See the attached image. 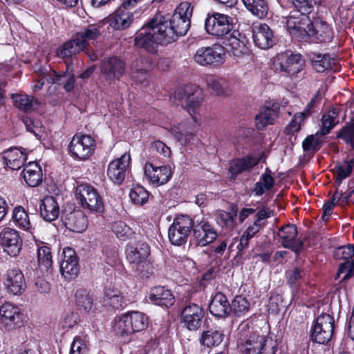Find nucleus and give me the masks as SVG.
Masks as SVG:
<instances>
[{"instance_id":"21","label":"nucleus","mask_w":354,"mask_h":354,"mask_svg":"<svg viewBox=\"0 0 354 354\" xmlns=\"http://www.w3.org/2000/svg\"><path fill=\"white\" fill-rule=\"evenodd\" d=\"M334 254L337 259L346 260L341 263L338 273L339 274H344L342 280L349 279L352 276L354 270V262L353 260H350L354 256V245L349 244L339 247L336 249Z\"/></svg>"},{"instance_id":"45","label":"nucleus","mask_w":354,"mask_h":354,"mask_svg":"<svg viewBox=\"0 0 354 354\" xmlns=\"http://www.w3.org/2000/svg\"><path fill=\"white\" fill-rule=\"evenodd\" d=\"M338 110L333 109L324 114L322 118V129L320 134L324 136L328 134L330 130L339 122Z\"/></svg>"},{"instance_id":"7","label":"nucleus","mask_w":354,"mask_h":354,"mask_svg":"<svg viewBox=\"0 0 354 354\" xmlns=\"http://www.w3.org/2000/svg\"><path fill=\"white\" fill-rule=\"evenodd\" d=\"M286 28L289 33L299 41H306L309 39V34H313L309 30L311 20L308 15L290 14L286 17Z\"/></svg>"},{"instance_id":"24","label":"nucleus","mask_w":354,"mask_h":354,"mask_svg":"<svg viewBox=\"0 0 354 354\" xmlns=\"http://www.w3.org/2000/svg\"><path fill=\"white\" fill-rule=\"evenodd\" d=\"M225 49L234 57H240L248 53L245 37L238 31L232 30L225 36L223 41Z\"/></svg>"},{"instance_id":"22","label":"nucleus","mask_w":354,"mask_h":354,"mask_svg":"<svg viewBox=\"0 0 354 354\" xmlns=\"http://www.w3.org/2000/svg\"><path fill=\"white\" fill-rule=\"evenodd\" d=\"M252 38L254 44L261 49H268L275 42L272 30L266 24L252 26Z\"/></svg>"},{"instance_id":"23","label":"nucleus","mask_w":354,"mask_h":354,"mask_svg":"<svg viewBox=\"0 0 354 354\" xmlns=\"http://www.w3.org/2000/svg\"><path fill=\"white\" fill-rule=\"evenodd\" d=\"M60 263V272L66 279L75 277L79 272V264L75 252L71 248H64Z\"/></svg>"},{"instance_id":"31","label":"nucleus","mask_w":354,"mask_h":354,"mask_svg":"<svg viewBox=\"0 0 354 354\" xmlns=\"http://www.w3.org/2000/svg\"><path fill=\"white\" fill-rule=\"evenodd\" d=\"M131 8H124L122 5V7L119 8L114 13L108 17L110 26L115 30H123L128 28L133 21V15L127 10Z\"/></svg>"},{"instance_id":"64","label":"nucleus","mask_w":354,"mask_h":354,"mask_svg":"<svg viewBox=\"0 0 354 354\" xmlns=\"http://www.w3.org/2000/svg\"><path fill=\"white\" fill-rule=\"evenodd\" d=\"M353 168L352 162H344V165H340L337 167V179L342 181L348 177L351 173Z\"/></svg>"},{"instance_id":"60","label":"nucleus","mask_w":354,"mask_h":354,"mask_svg":"<svg viewBox=\"0 0 354 354\" xmlns=\"http://www.w3.org/2000/svg\"><path fill=\"white\" fill-rule=\"evenodd\" d=\"M321 141L313 135L308 136L302 142V147L306 152H315L320 149Z\"/></svg>"},{"instance_id":"8","label":"nucleus","mask_w":354,"mask_h":354,"mask_svg":"<svg viewBox=\"0 0 354 354\" xmlns=\"http://www.w3.org/2000/svg\"><path fill=\"white\" fill-rule=\"evenodd\" d=\"M225 48L218 44L212 46L199 48L194 56V60L201 66H218L224 62Z\"/></svg>"},{"instance_id":"18","label":"nucleus","mask_w":354,"mask_h":354,"mask_svg":"<svg viewBox=\"0 0 354 354\" xmlns=\"http://www.w3.org/2000/svg\"><path fill=\"white\" fill-rule=\"evenodd\" d=\"M297 227L293 224H288L279 229L277 235L283 247L299 253L303 249L304 243L297 239Z\"/></svg>"},{"instance_id":"14","label":"nucleus","mask_w":354,"mask_h":354,"mask_svg":"<svg viewBox=\"0 0 354 354\" xmlns=\"http://www.w3.org/2000/svg\"><path fill=\"white\" fill-rule=\"evenodd\" d=\"M100 73L106 81L119 80L124 74L126 65L117 57H109L102 60L100 65Z\"/></svg>"},{"instance_id":"33","label":"nucleus","mask_w":354,"mask_h":354,"mask_svg":"<svg viewBox=\"0 0 354 354\" xmlns=\"http://www.w3.org/2000/svg\"><path fill=\"white\" fill-rule=\"evenodd\" d=\"M149 299L156 305L169 308L172 306L175 299L171 291L164 286H156L151 289Z\"/></svg>"},{"instance_id":"51","label":"nucleus","mask_w":354,"mask_h":354,"mask_svg":"<svg viewBox=\"0 0 354 354\" xmlns=\"http://www.w3.org/2000/svg\"><path fill=\"white\" fill-rule=\"evenodd\" d=\"M149 65L143 59H136L132 64L133 73L132 77L140 83H143L147 80V71Z\"/></svg>"},{"instance_id":"39","label":"nucleus","mask_w":354,"mask_h":354,"mask_svg":"<svg viewBox=\"0 0 354 354\" xmlns=\"http://www.w3.org/2000/svg\"><path fill=\"white\" fill-rule=\"evenodd\" d=\"M194 129L190 122L180 123L171 128V132L181 145H186L194 136Z\"/></svg>"},{"instance_id":"9","label":"nucleus","mask_w":354,"mask_h":354,"mask_svg":"<svg viewBox=\"0 0 354 354\" xmlns=\"http://www.w3.org/2000/svg\"><path fill=\"white\" fill-rule=\"evenodd\" d=\"M193 226V220L188 216L181 215L176 217L169 228L168 237L174 245L184 244Z\"/></svg>"},{"instance_id":"32","label":"nucleus","mask_w":354,"mask_h":354,"mask_svg":"<svg viewBox=\"0 0 354 354\" xmlns=\"http://www.w3.org/2000/svg\"><path fill=\"white\" fill-rule=\"evenodd\" d=\"M209 309L212 315L218 318H225L230 313V303L226 296L221 292L215 294L212 299Z\"/></svg>"},{"instance_id":"57","label":"nucleus","mask_w":354,"mask_h":354,"mask_svg":"<svg viewBox=\"0 0 354 354\" xmlns=\"http://www.w3.org/2000/svg\"><path fill=\"white\" fill-rule=\"evenodd\" d=\"M129 197L134 204L142 205L148 201L149 194L143 187L137 185L131 189Z\"/></svg>"},{"instance_id":"44","label":"nucleus","mask_w":354,"mask_h":354,"mask_svg":"<svg viewBox=\"0 0 354 354\" xmlns=\"http://www.w3.org/2000/svg\"><path fill=\"white\" fill-rule=\"evenodd\" d=\"M104 301L106 305L114 309H119L125 305L124 297L118 289L107 288L105 290Z\"/></svg>"},{"instance_id":"30","label":"nucleus","mask_w":354,"mask_h":354,"mask_svg":"<svg viewBox=\"0 0 354 354\" xmlns=\"http://www.w3.org/2000/svg\"><path fill=\"white\" fill-rule=\"evenodd\" d=\"M59 204L53 196H46L40 202V216L46 221H55L59 215Z\"/></svg>"},{"instance_id":"56","label":"nucleus","mask_w":354,"mask_h":354,"mask_svg":"<svg viewBox=\"0 0 354 354\" xmlns=\"http://www.w3.org/2000/svg\"><path fill=\"white\" fill-rule=\"evenodd\" d=\"M337 138L342 139L351 148H354V120L346 124L338 131Z\"/></svg>"},{"instance_id":"41","label":"nucleus","mask_w":354,"mask_h":354,"mask_svg":"<svg viewBox=\"0 0 354 354\" xmlns=\"http://www.w3.org/2000/svg\"><path fill=\"white\" fill-rule=\"evenodd\" d=\"M48 81L52 83L63 85L65 91L70 92L74 88L75 78L74 74L68 72V70L61 73L53 71V76L50 77Z\"/></svg>"},{"instance_id":"47","label":"nucleus","mask_w":354,"mask_h":354,"mask_svg":"<svg viewBox=\"0 0 354 354\" xmlns=\"http://www.w3.org/2000/svg\"><path fill=\"white\" fill-rule=\"evenodd\" d=\"M311 60L314 68L319 73H323L331 68L332 65L335 63V59L328 54L314 55Z\"/></svg>"},{"instance_id":"19","label":"nucleus","mask_w":354,"mask_h":354,"mask_svg":"<svg viewBox=\"0 0 354 354\" xmlns=\"http://www.w3.org/2000/svg\"><path fill=\"white\" fill-rule=\"evenodd\" d=\"M22 322V314L20 309L10 303L0 306V324L7 330H11L19 326Z\"/></svg>"},{"instance_id":"16","label":"nucleus","mask_w":354,"mask_h":354,"mask_svg":"<svg viewBox=\"0 0 354 354\" xmlns=\"http://www.w3.org/2000/svg\"><path fill=\"white\" fill-rule=\"evenodd\" d=\"M131 162V156L124 153L121 157L111 161L107 169V176L115 184H121L126 177L127 169Z\"/></svg>"},{"instance_id":"52","label":"nucleus","mask_w":354,"mask_h":354,"mask_svg":"<svg viewBox=\"0 0 354 354\" xmlns=\"http://www.w3.org/2000/svg\"><path fill=\"white\" fill-rule=\"evenodd\" d=\"M293 7L301 14L309 15L315 5L319 4L322 0H288Z\"/></svg>"},{"instance_id":"53","label":"nucleus","mask_w":354,"mask_h":354,"mask_svg":"<svg viewBox=\"0 0 354 354\" xmlns=\"http://www.w3.org/2000/svg\"><path fill=\"white\" fill-rule=\"evenodd\" d=\"M207 85L218 95H227L229 92V84L223 78L211 77L207 80Z\"/></svg>"},{"instance_id":"42","label":"nucleus","mask_w":354,"mask_h":354,"mask_svg":"<svg viewBox=\"0 0 354 354\" xmlns=\"http://www.w3.org/2000/svg\"><path fill=\"white\" fill-rule=\"evenodd\" d=\"M12 218L18 227L31 232L32 227L28 212L22 206H17L14 208Z\"/></svg>"},{"instance_id":"13","label":"nucleus","mask_w":354,"mask_h":354,"mask_svg":"<svg viewBox=\"0 0 354 354\" xmlns=\"http://www.w3.org/2000/svg\"><path fill=\"white\" fill-rule=\"evenodd\" d=\"M274 64L277 69L293 76L303 70L304 60L299 54L285 53L279 54L274 58Z\"/></svg>"},{"instance_id":"10","label":"nucleus","mask_w":354,"mask_h":354,"mask_svg":"<svg viewBox=\"0 0 354 354\" xmlns=\"http://www.w3.org/2000/svg\"><path fill=\"white\" fill-rule=\"evenodd\" d=\"M192 8L187 2H183L176 8L174 15L168 23L174 29L176 38L185 35L190 26V17Z\"/></svg>"},{"instance_id":"29","label":"nucleus","mask_w":354,"mask_h":354,"mask_svg":"<svg viewBox=\"0 0 354 354\" xmlns=\"http://www.w3.org/2000/svg\"><path fill=\"white\" fill-rule=\"evenodd\" d=\"M279 115V106L272 104L263 107L255 116V126L259 130L264 129L267 126L273 124Z\"/></svg>"},{"instance_id":"59","label":"nucleus","mask_w":354,"mask_h":354,"mask_svg":"<svg viewBox=\"0 0 354 354\" xmlns=\"http://www.w3.org/2000/svg\"><path fill=\"white\" fill-rule=\"evenodd\" d=\"M248 9L259 19L264 18L268 12V5L265 0H253Z\"/></svg>"},{"instance_id":"28","label":"nucleus","mask_w":354,"mask_h":354,"mask_svg":"<svg viewBox=\"0 0 354 354\" xmlns=\"http://www.w3.org/2000/svg\"><path fill=\"white\" fill-rule=\"evenodd\" d=\"M5 286L8 292L15 295L21 294L26 288V282L23 273L18 268H12L8 271Z\"/></svg>"},{"instance_id":"1","label":"nucleus","mask_w":354,"mask_h":354,"mask_svg":"<svg viewBox=\"0 0 354 354\" xmlns=\"http://www.w3.org/2000/svg\"><path fill=\"white\" fill-rule=\"evenodd\" d=\"M176 34L164 16L156 14L137 33L135 45L148 52H156L158 45H167L176 39Z\"/></svg>"},{"instance_id":"25","label":"nucleus","mask_w":354,"mask_h":354,"mask_svg":"<svg viewBox=\"0 0 354 354\" xmlns=\"http://www.w3.org/2000/svg\"><path fill=\"white\" fill-rule=\"evenodd\" d=\"M63 223L67 229L77 233L83 232L88 226L87 217L80 209L66 212L63 216Z\"/></svg>"},{"instance_id":"43","label":"nucleus","mask_w":354,"mask_h":354,"mask_svg":"<svg viewBox=\"0 0 354 354\" xmlns=\"http://www.w3.org/2000/svg\"><path fill=\"white\" fill-rule=\"evenodd\" d=\"M14 104L17 108L24 111H32L38 106L37 100L32 96L16 94L12 97Z\"/></svg>"},{"instance_id":"17","label":"nucleus","mask_w":354,"mask_h":354,"mask_svg":"<svg viewBox=\"0 0 354 354\" xmlns=\"http://www.w3.org/2000/svg\"><path fill=\"white\" fill-rule=\"evenodd\" d=\"M0 243L4 251L12 257H16L21 249L22 241L19 232L10 227L3 228L0 232Z\"/></svg>"},{"instance_id":"11","label":"nucleus","mask_w":354,"mask_h":354,"mask_svg":"<svg viewBox=\"0 0 354 354\" xmlns=\"http://www.w3.org/2000/svg\"><path fill=\"white\" fill-rule=\"evenodd\" d=\"M207 32L223 39L232 31V24L230 21V17L225 15L214 12L208 15L205 24Z\"/></svg>"},{"instance_id":"40","label":"nucleus","mask_w":354,"mask_h":354,"mask_svg":"<svg viewBox=\"0 0 354 354\" xmlns=\"http://www.w3.org/2000/svg\"><path fill=\"white\" fill-rule=\"evenodd\" d=\"M100 35V27L95 24H90L83 27L75 34L79 39L84 42L86 47L88 46L89 41L97 40Z\"/></svg>"},{"instance_id":"26","label":"nucleus","mask_w":354,"mask_h":354,"mask_svg":"<svg viewBox=\"0 0 354 354\" xmlns=\"http://www.w3.org/2000/svg\"><path fill=\"white\" fill-rule=\"evenodd\" d=\"M144 172L149 180L156 185L167 183L171 175V171L169 167L165 165L155 167L150 162L145 164Z\"/></svg>"},{"instance_id":"34","label":"nucleus","mask_w":354,"mask_h":354,"mask_svg":"<svg viewBox=\"0 0 354 354\" xmlns=\"http://www.w3.org/2000/svg\"><path fill=\"white\" fill-rule=\"evenodd\" d=\"M313 34H309V39L316 40L320 42H328L333 39V33L328 25L320 21L312 23L308 29Z\"/></svg>"},{"instance_id":"36","label":"nucleus","mask_w":354,"mask_h":354,"mask_svg":"<svg viewBox=\"0 0 354 354\" xmlns=\"http://www.w3.org/2000/svg\"><path fill=\"white\" fill-rule=\"evenodd\" d=\"M23 177L30 187L38 186L42 180L41 167L37 162H30L23 170Z\"/></svg>"},{"instance_id":"62","label":"nucleus","mask_w":354,"mask_h":354,"mask_svg":"<svg viewBox=\"0 0 354 354\" xmlns=\"http://www.w3.org/2000/svg\"><path fill=\"white\" fill-rule=\"evenodd\" d=\"M305 120L301 115L296 113L290 124L286 128L285 131L288 135L294 134L301 129V122Z\"/></svg>"},{"instance_id":"58","label":"nucleus","mask_w":354,"mask_h":354,"mask_svg":"<svg viewBox=\"0 0 354 354\" xmlns=\"http://www.w3.org/2000/svg\"><path fill=\"white\" fill-rule=\"evenodd\" d=\"M23 122L28 131L32 133L37 139H41L44 134V127L39 120H33L26 116L23 118Z\"/></svg>"},{"instance_id":"55","label":"nucleus","mask_w":354,"mask_h":354,"mask_svg":"<svg viewBox=\"0 0 354 354\" xmlns=\"http://www.w3.org/2000/svg\"><path fill=\"white\" fill-rule=\"evenodd\" d=\"M77 306L86 312H89L93 307V299L85 290H79L75 293Z\"/></svg>"},{"instance_id":"6","label":"nucleus","mask_w":354,"mask_h":354,"mask_svg":"<svg viewBox=\"0 0 354 354\" xmlns=\"http://www.w3.org/2000/svg\"><path fill=\"white\" fill-rule=\"evenodd\" d=\"M75 197L84 208L97 213L104 211V203L101 196L97 190L90 185H78L75 189Z\"/></svg>"},{"instance_id":"50","label":"nucleus","mask_w":354,"mask_h":354,"mask_svg":"<svg viewBox=\"0 0 354 354\" xmlns=\"http://www.w3.org/2000/svg\"><path fill=\"white\" fill-rule=\"evenodd\" d=\"M223 339V334L218 330H209L203 332L201 338V343L207 347L219 345Z\"/></svg>"},{"instance_id":"3","label":"nucleus","mask_w":354,"mask_h":354,"mask_svg":"<svg viewBox=\"0 0 354 354\" xmlns=\"http://www.w3.org/2000/svg\"><path fill=\"white\" fill-rule=\"evenodd\" d=\"M127 259L142 277H148L151 273L150 265L147 261L149 254L148 245L143 242L136 244L129 243L126 249Z\"/></svg>"},{"instance_id":"49","label":"nucleus","mask_w":354,"mask_h":354,"mask_svg":"<svg viewBox=\"0 0 354 354\" xmlns=\"http://www.w3.org/2000/svg\"><path fill=\"white\" fill-rule=\"evenodd\" d=\"M306 271L301 267H293L286 272V277L288 284L295 288L304 281L306 276Z\"/></svg>"},{"instance_id":"61","label":"nucleus","mask_w":354,"mask_h":354,"mask_svg":"<svg viewBox=\"0 0 354 354\" xmlns=\"http://www.w3.org/2000/svg\"><path fill=\"white\" fill-rule=\"evenodd\" d=\"M102 252L104 256V260L108 265L113 266L118 263V253L114 248L106 245L103 248Z\"/></svg>"},{"instance_id":"2","label":"nucleus","mask_w":354,"mask_h":354,"mask_svg":"<svg viewBox=\"0 0 354 354\" xmlns=\"http://www.w3.org/2000/svg\"><path fill=\"white\" fill-rule=\"evenodd\" d=\"M148 324V317L144 313L133 311L115 319L113 328L117 335L125 337L145 330Z\"/></svg>"},{"instance_id":"4","label":"nucleus","mask_w":354,"mask_h":354,"mask_svg":"<svg viewBox=\"0 0 354 354\" xmlns=\"http://www.w3.org/2000/svg\"><path fill=\"white\" fill-rule=\"evenodd\" d=\"M175 100L184 107L188 113L196 120V116L198 108L202 103L203 97L200 90L196 85L187 84L183 87L178 88L175 92Z\"/></svg>"},{"instance_id":"38","label":"nucleus","mask_w":354,"mask_h":354,"mask_svg":"<svg viewBox=\"0 0 354 354\" xmlns=\"http://www.w3.org/2000/svg\"><path fill=\"white\" fill-rule=\"evenodd\" d=\"M6 165L12 170L20 169L26 160V155L17 148L10 149L3 153Z\"/></svg>"},{"instance_id":"63","label":"nucleus","mask_w":354,"mask_h":354,"mask_svg":"<svg viewBox=\"0 0 354 354\" xmlns=\"http://www.w3.org/2000/svg\"><path fill=\"white\" fill-rule=\"evenodd\" d=\"M87 348L84 342L79 337H75L71 346L70 354H86Z\"/></svg>"},{"instance_id":"54","label":"nucleus","mask_w":354,"mask_h":354,"mask_svg":"<svg viewBox=\"0 0 354 354\" xmlns=\"http://www.w3.org/2000/svg\"><path fill=\"white\" fill-rule=\"evenodd\" d=\"M111 228L117 237L122 241H127L134 234L133 230L123 221L114 222Z\"/></svg>"},{"instance_id":"46","label":"nucleus","mask_w":354,"mask_h":354,"mask_svg":"<svg viewBox=\"0 0 354 354\" xmlns=\"http://www.w3.org/2000/svg\"><path fill=\"white\" fill-rule=\"evenodd\" d=\"M38 266L43 272H48L53 266L50 249L47 246H41L37 252Z\"/></svg>"},{"instance_id":"27","label":"nucleus","mask_w":354,"mask_h":354,"mask_svg":"<svg viewBox=\"0 0 354 354\" xmlns=\"http://www.w3.org/2000/svg\"><path fill=\"white\" fill-rule=\"evenodd\" d=\"M268 338L264 335L252 334L239 345L241 354H262Z\"/></svg>"},{"instance_id":"35","label":"nucleus","mask_w":354,"mask_h":354,"mask_svg":"<svg viewBox=\"0 0 354 354\" xmlns=\"http://www.w3.org/2000/svg\"><path fill=\"white\" fill-rule=\"evenodd\" d=\"M86 47L84 45V42L81 41L75 35L73 38L70 41L64 43L57 50V55L62 58H68L74 55L78 54L81 51H84Z\"/></svg>"},{"instance_id":"37","label":"nucleus","mask_w":354,"mask_h":354,"mask_svg":"<svg viewBox=\"0 0 354 354\" xmlns=\"http://www.w3.org/2000/svg\"><path fill=\"white\" fill-rule=\"evenodd\" d=\"M259 163L257 158L247 156L234 160L230 162L229 171L232 175H238L243 172L250 171Z\"/></svg>"},{"instance_id":"12","label":"nucleus","mask_w":354,"mask_h":354,"mask_svg":"<svg viewBox=\"0 0 354 354\" xmlns=\"http://www.w3.org/2000/svg\"><path fill=\"white\" fill-rule=\"evenodd\" d=\"M68 147L74 156L80 160H86L93 153L95 142L89 135L76 133L73 137Z\"/></svg>"},{"instance_id":"15","label":"nucleus","mask_w":354,"mask_h":354,"mask_svg":"<svg viewBox=\"0 0 354 354\" xmlns=\"http://www.w3.org/2000/svg\"><path fill=\"white\" fill-rule=\"evenodd\" d=\"M193 221L194 236L200 246H206L212 243L217 237V232L209 223L203 218L199 221L196 217Z\"/></svg>"},{"instance_id":"20","label":"nucleus","mask_w":354,"mask_h":354,"mask_svg":"<svg viewBox=\"0 0 354 354\" xmlns=\"http://www.w3.org/2000/svg\"><path fill=\"white\" fill-rule=\"evenodd\" d=\"M203 317V309L196 304L187 305L181 312L182 321L190 330H196L201 327Z\"/></svg>"},{"instance_id":"5","label":"nucleus","mask_w":354,"mask_h":354,"mask_svg":"<svg viewBox=\"0 0 354 354\" xmlns=\"http://www.w3.org/2000/svg\"><path fill=\"white\" fill-rule=\"evenodd\" d=\"M335 329L334 318L328 314L319 315L310 330V339L313 342L326 344L333 337Z\"/></svg>"},{"instance_id":"48","label":"nucleus","mask_w":354,"mask_h":354,"mask_svg":"<svg viewBox=\"0 0 354 354\" xmlns=\"http://www.w3.org/2000/svg\"><path fill=\"white\" fill-rule=\"evenodd\" d=\"M230 306V313H232L236 317L245 315L250 310V302L242 296H236L232 300Z\"/></svg>"}]
</instances>
